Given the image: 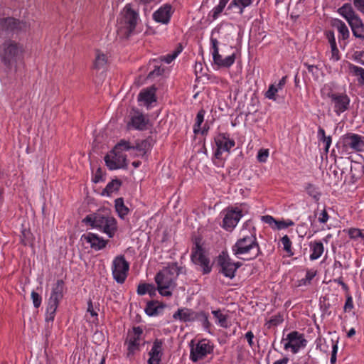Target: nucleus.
<instances>
[{"mask_svg": "<svg viewBox=\"0 0 364 364\" xmlns=\"http://www.w3.org/2000/svg\"><path fill=\"white\" fill-rule=\"evenodd\" d=\"M311 254L309 259L311 261L316 260L321 257L324 251V247L321 241H313L309 244Z\"/></svg>", "mask_w": 364, "mask_h": 364, "instance_id": "c756f323", "label": "nucleus"}, {"mask_svg": "<svg viewBox=\"0 0 364 364\" xmlns=\"http://www.w3.org/2000/svg\"><path fill=\"white\" fill-rule=\"evenodd\" d=\"M131 147L129 151H132V154L136 156L144 157L151 149V139H146L138 140L134 144L131 143Z\"/></svg>", "mask_w": 364, "mask_h": 364, "instance_id": "4be33fe9", "label": "nucleus"}, {"mask_svg": "<svg viewBox=\"0 0 364 364\" xmlns=\"http://www.w3.org/2000/svg\"><path fill=\"white\" fill-rule=\"evenodd\" d=\"M281 343L284 346L285 350H290L294 354L297 353L301 348H304L307 345V341L304 334L296 331H293L288 333L285 338H282Z\"/></svg>", "mask_w": 364, "mask_h": 364, "instance_id": "0eeeda50", "label": "nucleus"}, {"mask_svg": "<svg viewBox=\"0 0 364 364\" xmlns=\"http://www.w3.org/2000/svg\"><path fill=\"white\" fill-rule=\"evenodd\" d=\"M23 47L14 41H5L0 48L1 62L7 67H12L23 58Z\"/></svg>", "mask_w": 364, "mask_h": 364, "instance_id": "423d86ee", "label": "nucleus"}, {"mask_svg": "<svg viewBox=\"0 0 364 364\" xmlns=\"http://www.w3.org/2000/svg\"><path fill=\"white\" fill-rule=\"evenodd\" d=\"M223 214L224 218L222 227L227 231H232L242 216L241 210L237 208L226 209L223 211Z\"/></svg>", "mask_w": 364, "mask_h": 364, "instance_id": "f3484780", "label": "nucleus"}, {"mask_svg": "<svg viewBox=\"0 0 364 364\" xmlns=\"http://www.w3.org/2000/svg\"><path fill=\"white\" fill-rule=\"evenodd\" d=\"M181 52V48H178L177 50H174L171 54H168L166 55H164L161 57V61H164L167 64L171 63Z\"/></svg>", "mask_w": 364, "mask_h": 364, "instance_id": "3c124183", "label": "nucleus"}, {"mask_svg": "<svg viewBox=\"0 0 364 364\" xmlns=\"http://www.w3.org/2000/svg\"><path fill=\"white\" fill-rule=\"evenodd\" d=\"M147 294H149L151 296L155 295L156 294V287L154 284H148V288H147Z\"/></svg>", "mask_w": 364, "mask_h": 364, "instance_id": "774afa93", "label": "nucleus"}, {"mask_svg": "<svg viewBox=\"0 0 364 364\" xmlns=\"http://www.w3.org/2000/svg\"><path fill=\"white\" fill-rule=\"evenodd\" d=\"M131 142L124 139L120 140L114 149L105 157L107 166L110 170H116L127 166V156L124 151L131 149Z\"/></svg>", "mask_w": 364, "mask_h": 364, "instance_id": "20e7f679", "label": "nucleus"}, {"mask_svg": "<svg viewBox=\"0 0 364 364\" xmlns=\"http://www.w3.org/2000/svg\"><path fill=\"white\" fill-rule=\"evenodd\" d=\"M314 215L318 218V221L321 224H326L329 220V215L325 208L318 211L316 210L314 213Z\"/></svg>", "mask_w": 364, "mask_h": 364, "instance_id": "de8ad7c7", "label": "nucleus"}, {"mask_svg": "<svg viewBox=\"0 0 364 364\" xmlns=\"http://www.w3.org/2000/svg\"><path fill=\"white\" fill-rule=\"evenodd\" d=\"M228 1L229 0H219V4L215 6L209 14V16L212 17L213 20H216L220 16Z\"/></svg>", "mask_w": 364, "mask_h": 364, "instance_id": "58836bf2", "label": "nucleus"}, {"mask_svg": "<svg viewBox=\"0 0 364 364\" xmlns=\"http://www.w3.org/2000/svg\"><path fill=\"white\" fill-rule=\"evenodd\" d=\"M27 28L26 22L11 17L0 18V31L5 33L19 32Z\"/></svg>", "mask_w": 364, "mask_h": 364, "instance_id": "a211bd4d", "label": "nucleus"}, {"mask_svg": "<svg viewBox=\"0 0 364 364\" xmlns=\"http://www.w3.org/2000/svg\"><path fill=\"white\" fill-rule=\"evenodd\" d=\"M31 299L33 301L34 307L38 308L41 304V301H42L41 296L37 292H36L34 291H33L31 292Z\"/></svg>", "mask_w": 364, "mask_h": 364, "instance_id": "6e6d98bb", "label": "nucleus"}, {"mask_svg": "<svg viewBox=\"0 0 364 364\" xmlns=\"http://www.w3.org/2000/svg\"><path fill=\"white\" fill-rule=\"evenodd\" d=\"M149 119L140 112H135L131 116L130 120L127 124L128 129L136 130H145L147 128Z\"/></svg>", "mask_w": 364, "mask_h": 364, "instance_id": "5701e85b", "label": "nucleus"}, {"mask_svg": "<svg viewBox=\"0 0 364 364\" xmlns=\"http://www.w3.org/2000/svg\"><path fill=\"white\" fill-rule=\"evenodd\" d=\"M347 21L351 28L353 36L356 38L364 39L363 24L358 16L355 14Z\"/></svg>", "mask_w": 364, "mask_h": 364, "instance_id": "bb28decb", "label": "nucleus"}, {"mask_svg": "<svg viewBox=\"0 0 364 364\" xmlns=\"http://www.w3.org/2000/svg\"><path fill=\"white\" fill-rule=\"evenodd\" d=\"M156 89L153 87L140 92L138 100L144 103V105L149 106L152 102H156Z\"/></svg>", "mask_w": 364, "mask_h": 364, "instance_id": "c85d7f7f", "label": "nucleus"}, {"mask_svg": "<svg viewBox=\"0 0 364 364\" xmlns=\"http://www.w3.org/2000/svg\"><path fill=\"white\" fill-rule=\"evenodd\" d=\"M218 264L220 267L219 272L230 279L235 277L237 269L242 265L239 262H233L228 253L224 252L219 255Z\"/></svg>", "mask_w": 364, "mask_h": 364, "instance_id": "1a4fd4ad", "label": "nucleus"}, {"mask_svg": "<svg viewBox=\"0 0 364 364\" xmlns=\"http://www.w3.org/2000/svg\"><path fill=\"white\" fill-rule=\"evenodd\" d=\"M171 15V6L170 4H165L154 13L153 18L156 22L166 24L170 21Z\"/></svg>", "mask_w": 364, "mask_h": 364, "instance_id": "a878e982", "label": "nucleus"}, {"mask_svg": "<svg viewBox=\"0 0 364 364\" xmlns=\"http://www.w3.org/2000/svg\"><path fill=\"white\" fill-rule=\"evenodd\" d=\"M349 237L354 240H360L364 245V230L359 228H350L348 230Z\"/></svg>", "mask_w": 364, "mask_h": 364, "instance_id": "79ce46f5", "label": "nucleus"}, {"mask_svg": "<svg viewBox=\"0 0 364 364\" xmlns=\"http://www.w3.org/2000/svg\"><path fill=\"white\" fill-rule=\"evenodd\" d=\"M58 306V305L48 303L46 313V321L47 323H52L54 321Z\"/></svg>", "mask_w": 364, "mask_h": 364, "instance_id": "c03bdc74", "label": "nucleus"}, {"mask_svg": "<svg viewBox=\"0 0 364 364\" xmlns=\"http://www.w3.org/2000/svg\"><path fill=\"white\" fill-rule=\"evenodd\" d=\"M328 97L334 112L338 116L349 109L350 100L346 93L331 92L328 94Z\"/></svg>", "mask_w": 364, "mask_h": 364, "instance_id": "ddd939ff", "label": "nucleus"}, {"mask_svg": "<svg viewBox=\"0 0 364 364\" xmlns=\"http://www.w3.org/2000/svg\"><path fill=\"white\" fill-rule=\"evenodd\" d=\"M294 225V223L291 219L277 220L274 229L282 230V229H286L289 227H291Z\"/></svg>", "mask_w": 364, "mask_h": 364, "instance_id": "09e8293b", "label": "nucleus"}, {"mask_svg": "<svg viewBox=\"0 0 364 364\" xmlns=\"http://www.w3.org/2000/svg\"><path fill=\"white\" fill-rule=\"evenodd\" d=\"M204 119V112L203 111H200L198 112L196 118V123L194 124V132L196 133L198 131L201 124L203 123Z\"/></svg>", "mask_w": 364, "mask_h": 364, "instance_id": "603ef678", "label": "nucleus"}, {"mask_svg": "<svg viewBox=\"0 0 364 364\" xmlns=\"http://www.w3.org/2000/svg\"><path fill=\"white\" fill-rule=\"evenodd\" d=\"M139 20V14L130 4H127L117 19V33L121 38H128L134 31Z\"/></svg>", "mask_w": 364, "mask_h": 364, "instance_id": "7ed1b4c3", "label": "nucleus"}, {"mask_svg": "<svg viewBox=\"0 0 364 364\" xmlns=\"http://www.w3.org/2000/svg\"><path fill=\"white\" fill-rule=\"evenodd\" d=\"M338 14L346 21L355 15L352 6L349 4H345L338 10Z\"/></svg>", "mask_w": 364, "mask_h": 364, "instance_id": "ea45409f", "label": "nucleus"}, {"mask_svg": "<svg viewBox=\"0 0 364 364\" xmlns=\"http://www.w3.org/2000/svg\"><path fill=\"white\" fill-rule=\"evenodd\" d=\"M163 341L159 339H156L154 341L152 347L148 353V364H161L163 355Z\"/></svg>", "mask_w": 364, "mask_h": 364, "instance_id": "412c9836", "label": "nucleus"}, {"mask_svg": "<svg viewBox=\"0 0 364 364\" xmlns=\"http://www.w3.org/2000/svg\"><path fill=\"white\" fill-rule=\"evenodd\" d=\"M232 254L238 259L250 261L256 259L261 253L255 229L252 231L242 228L240 236L232 246Z\"/></svg>", "mask_w": 364, "mask_h": 364, "instance_id": "f257e3e1", "label": "nucleus"}, {"mask_svg": "<svg viewBox=\"0 0 364 364\" xmlns=\"http://www.w3.org/2000/svg\"><path fill=\"white\" fill-rule=\"evenodd\" d=\"M353 3L357 9L364 14V0H353Z\"/></svg>", "mask_w": 364, "mask_h": 364, "instance_id": "338daca9", "label": "nucleus"}, {"mask_svg": "<svg viewBox=\"0 0 364 364\" xmlns=\"http://www.w3.org/2000/svg\"><path fill=\"white\" fill-rule=\"evenodd\" d=\"M216 149L214 151V156L216 159H222V154L225 152H230V149L235 146V141L228 133H219L215 138Z\"/></svg>", "mask_w": 364, "mask_h": 364, "instance_id": "9b49d317", "label": "nucleus"}, {"mask_svg": "<svg viewBox=\"0 0 364 364\" xmlns=\"http://www.w3.org/2000/svg\"><path fill=\"white\" fill-rule=\"evenodd\" d=\"M317 137L318 141L323 144L325 152L328 153L332 143L331 136H326L325 130L321 127H319L317 132Z\"/></svg>", "mask_w": 364, "mask_h": 364, "instance_id": "f704fd0d", "label": "nucleus"}, {"mask_svg": "<svg viewBox=\"0 0 364 364\" xmlns=\"http://www.w3.org/2000/svg\"><path fill=\"white\" fill-rule=\"evenodd\" d=\"M191 258L195 264L200 267L203 274L210 272L212 267L210 264V259L198 242L195 243V247L192 249Z\"/></svg>", "mask_w": 364, "mask_h": 364, "instance_id": "f8f14e48", "label": "nucleus"}, {"mask_svg": "<svg viewBox=\"0 0 364 364\" xmlns=\"http://www.w3.org/2000/svg\"><path fill=\"white\" fill-rule=\"evenodd\" d=\"M262 220L267 223L269 224L273 229H274L277 220H275L272 216L271 215H265L263 216Z\"/></svg>", "mask_w": 364, "mask_h": 364, "instance_id": "13d9d810", "label": "nucleus"}, {"mask_svg": "<svg viewBox=\"0 0 364 364\" xmlns=\"http://www.w3.org/2000/svg\"><path fill=\"white\" fill-rule=\"evenodd\" d=\"M178 273L176 268H166L160 271L155 277L157 290L164 296H170L176 286L175 281Z\"/></svg>", "mask_w": 364, "mask_h": 364, "instance_id": "39448f33", "label": "nucleus"}, {"mask_svg": "<svg viewBox=\"0 0 364 364\" xmlns=\"http://www.w3.org/2000/svg\"><path fill=\"white\" fill-rule=\"evenodd\" d=\"M212 314L218 326L225 328L228 327V315L223 314L222 310H213L212 311Z\"/></svg>", "mask_w": 364, "mask_h": 364, "instance_id": "473e14b6", "label": "nucleus"}, {"mask_svg": "<svg viewBox=\"0 0 364 364\" xmlns=\"http://www.w3.org/2000/svg\"><path fill=\"white\" fill-rule=\"evenodd\" d=\"M327 38L328 40V43H329L331 47L337 46L333 32H332V31L328 32L327 33Z\"/></svg>", "mask_w": 364, "mask_h": 364, "instance_id": "69168bd1", "label": "nucleus"}, {"mask_svg": "<svg viewBox=\"0 0 364 364\" xmlns=\"http://www.w3.org/2000/svg\"><path fill=\"white\" fill-rule=\"evenodd\" d=\"M114 206L118 216L122 219H124L129 213V209L124 205V200L122 198L115 200Z\"/></svg>", "mask_w": 364, "mask_h": 364, "instance_id": "c9c22d12", "label": "nucleus"}, {"mask_svg": "<svg viewBox=\"0 0 364 364\" xmlns=\"http://www.w3.org/2000/svg\"><path fill=\"white\" fill-rule=\"evenodd\" d=\"M111 269L113 279L118 284H123L128 275L129 264L125 259L124 256L119 255L114 258Z\"/></svg>", "mask_w": 364, "mask_h": 364, "instance_id": "6e6552de", "label": "nucleus"}, {"mask_svg": "<svg viewBox=\"0 0 364 364\" xmlns=\"http://www.w3.org/2000/svg\"><path fill=\"white\" fill-rule=\"evenodd\" d=\"M316 274L317 271L314 269H307L305 276L307 282H311V280L316 277Z\"/></svg>", "mask_w": 364, "mask_h": 364, "instance_id": "bf43d9fd", "label": "nucleus"}, {"mask_svg": "<svg viewBox=\"0 0 364 364\" xmlns=\"http://www.w3.org/2000/svg\"><path fill=\"white\" fill-rule=\"evenodd\" d=\"M210 53L213 57V63L220 68H230L235 60V54L233 53L223 58L219 53L218 42L215 39H212V46H210Z\"/></svg>", "mask_w": 364, "mask_h": 364, "instance_id": "dca6fc26", "label": "nucleus"}, {"mask_svg": "<svg viewBox=\"0 0 364 364\" xmlns=\"http://www.w3.org/2000/svg\"><path fill=\"white\" fill-rule=\"evenodd\" d=\"M142 333V329L140 327H134L132 331L129 333L125 342L127 348V357H132L140 350Z\"/></svg>", "mask_w": 364, "mask_h": 364, "instance_id": "2eb2a0df", "label": "nucleus"}, {"mask_svg": "<svg viewBox=\"0 0 364 364\" xmlns=\"http://www.w3.org/2000/svg\"><path fill=\"white\" fill-rule=\"evenodd\" d=\"M82 223L106 234L109 238L113 237L117 230L116 219L107 213L96 212L87 215Z\"/></svg>", "mask_w": 364, "mask_h": 364, "instance_id": "f03ea898", "label": "nucleus"}, {"mask_svg": "<svg viewBox=\"0 0 364 364\" xmlns=\"http://www.w3.org/2000/svg\"><path fill=\"white\" fill-rule=\"evenodd\" d=\"M286 82L287 76H284L282 77L277 85L271 84L267 91L265 92V97L269 100L275 101L277 100L276 94L284 88Z\"/></svg>", "mask_w": 364, "mask_h": 364, "instance_id": "cd10ccee", "label": "nucleus"}, {"mask_svg": "<svg viewBox=\"0 0 364 364\" xmlns=\"http://www.w3.org/2000/svg\"><path fill=\"white\" fill-rule=\"evenodd\" d=\"M269 156V150L262 149L258 151L257 158L259 162H266Z\"/></svg>", "mask_w": 364, "mask_h": 364, "instance_id": "5fc2aeb1", "label": "nucleus"}, {"mask_svg": "<svg viewBox=\"0 0 364 364\" xmlns=\"http://www.w3.org/2000/svg\"><path fill=\"white\" fill-rule=\"evenodd\" d=\"M333 345H332V352H331V364H336V355L338 352V344L337 343H334L333 341Z\"/></svg>", "mask_w": 364, "mask_h": 364, "instance_id": "4d7b16f0", "label": "nucleus"}, {"mask_svg": "<svg viewBox=\"0 0 364 364\" xmlns=\"http://www.w3.org/2000/svg\"><path fill=\"white\" fill-rule=\"evenodd\" d=\"M149 66H151L154 69L148 74V78L151 79L162 75L163 70L161 69L159 62L157 60L154 59L151 61Z\"/></svg>", "mask_w": 364, "mask_h": 364, "instance_id": "37998d69", "label": "nucleus"}, {"mask_svg": "<svg viewBox=\"0 0 364 364\" xmlns=\"http://www.w3.org/2000/svg\"><path fill=\"white\" fill-rule=\"evenodd\" d=\"M173 318L184 323L193 322L198 318V312L191 309L181 308L173 314Z\"/></svg>", "mask_w": 364, "mask_h": 364, "instance_id": "b1692460", "label": "nucleus"}, {"mask_svg": "<svg viewBox=\"0 0 364 364\" xmlns=\"http://www.w3.org/2000/svg\"><path fill=\"white\" fill-rule=\"evenodd\" d=\"M343 145L355 151H360L364 149V136L349 133L346 134L343 139Z\"/></svg>", "mask_w": 364, "mask_h": 364, "instance_id": "6ab92c4d", "label": "nucleus"}, {"mask_svg": "<svg viewBox=\"0 0 364 364\" xmlns=\"http://www.w3.org/2000/svg\"><path fill=\"white\" fill-rule=\"evenodd\" d=\"M348 71L350 74L358 77L360 84H364V68L348 63Z\"/></svg>", "mask_w": 364, "mask_h": 364, "instance_id": "e433bc0d", "label": "nucleus"}, {"mask_svg": "<svg viewBox=\"0 0 364 364\" xmlns=\"http://www.w3.org/2000/svg\"><path fill=\"white\" fill-rule=\"evenodd\" d=\"M353 308V299H352L351 296H348L346 299V303H345L344 310L346 311H350Z\"/></svg>", "mask_w": 364, "mask_h": 364, "instance_id": "0e129e2a", "label": "nucleus"}, {"mask_svg": "<svg viewBox=\"0 0 364 364\" xmlns=\"http://www.w3.org/2000/svg\"><path fill=\"white\" fill-rule=\"evenodd\" d=\"M245 338L247 340L249 346L252 348L255 346L253 342L255 338L254 333L251 331H247L245 335Z\"/></svg>", "mask_w": 364, "mask_h": 364, "instance_id": "052dcab7", "label": "nucleus"}, {"mask_svg": "<svg viewBox=\"0 0 364 364\" xmlns=\"http://www.w3.org/2000/svg\"><path fill=\"white\" fill-rule=\"evenodd\" d=\"M340 59V52L336 46L331 47V55L329 56V60L332 62H337Z\"/></svg>", "mask_w": 364, "mask_h": 364, "instance_id": "864d4df0", "label": "nucleus"}, {"mask_svg": "<svg viewBox=\"0 0 364 364\" xmlns=\"http://www.w3.org/2000/svg\"><path fill=\"white\" fill-rule=\"evenodd\" d=\"M333 26L338 30L339 33V38L346 40L350 36L349 30L347 26L340 19H335Z\"/></svg>", "mask_w": 364, "mask_h": 364, "instance_id": "72a5a7b5", "label": "nucleus"}, {"mask_svg": "<svg viewBox=\"0 0 364 364\" xmlns=\"http://www.w3.org/2000/svg\"><path fill=\"white\" fill-rule=\"evenodd\" d=\"M281 242L283 245L284 250L288 254L289 256H293L294 252L291 248V242L287 235H284L281 238Z\"/></svg>", "mask_w": 364, "mask_h": 364, "instance_id": "49530a36", "label": "nucleus"}, {"mask_svg": "<svg viewBox=\"0 0 364 364\" xmlns=\"http://www.w3.org/2000/svg\"><path fill=\"white\" fill-rule=\"evenodd\" d=\"M234 32L235 27L232 23H221L213 29L210 36V43L212 44V39L215 38L218 42L220 39L223 44H229L233 41Z\"/></svg>", "mask_w": 364, "mask_h": 364, "instance_id": "9d476101", "label": "nucleus"}, {"mask_svg": "<svg viewBox=\"0 0 364 364\" xmlns=\"http://www.w3.org/2000/svg\"><path fill=\"white\" fill-rule=\"evenodd\" d=\"M305 190L308 195H309L311 197L314 198L316 200H318L321 196V193L318 191V188L311 184V183H307L305 186Z\"/></svg>", "mask_w": 364, "mask_h": 364, "instance_id": "a18cd8bd", "label": "nucleus"}, {"mask_svg": "<svg viewBox=\"0 0 364 364\" xmlns=\"http://www.w3.org/2000/svg\"><path fill=\"white\" fill-rule=\"evenodd\" d=\"M108 62V56L100 50H95L93 66L95 69L100 70L105 68Z\"/></svg>", "mask_w": 364, "mask_h": 364, "instance_id": "7c9ffc66", "label": "nucleus"}, {"mask_svg": "<svg viewBox=\"0 0 364 364\" xmlns=\"http://www.w3.org/2000/svg\"><path fill=\"white\" fill-rule=\"evenodd\" d=\"M121 181L118 179L112 180L107 183L102 191L103 196H109L112 193L119 190L121 186Z\"/></svg>", "mask_w": 364, "mask_h": 364, "instance_id": "4c0bfd02", "label": "nucleus"}, {"mask_svg": "<svg viewBox=\"0 0 364 364\" xmlns=\"http://www.w3.org/2000/svg\"><path fill=\"white\" fill-rule=\"evenodd\" d=\"M253 0H232L228 9H235L236 12L242 14L245 8L250 6Z\"/></svg>", "mask_w": 364, "mask_h": 364, "instance_id": "2f4dec72", "label": "nucleus"}, {"mask_svg": "<svg viewBox=\"0 0 364 364\" xmlns=\"http://www.w3.org/2000/svg\"><path fill=\"white\" fill-rule=\"evenodd\" d=\"M213 351V346L212 343L209 340L202 339L191 347L190 358L192 361L197 362L204 358L207 355L212 353Z\"/></svg>", "mask_w": 364, "mask_h": 364, "instance_id": "4468645a", "label": "nucleus"}, {"mask_svg": "<svg viewBox=\"0 0 364 364\" xmlns=\"http://www.w3.org/2000/svg\"><path fill=\"white\" fill-rule=\"evenodd\" d=\"M65 284L61 279L57 280L52 287L51 293L48 303L58 305L63 297Z\"/></svg>", "mask_w": 364, "mask_h": 364, "instance_id": "393cba45", "label": "nucleus"}, {"mask_svg": "<svg viewBox=\"0 0 364 364\" xmlns=\"http://www.w3.org/2000/svg\"><path fill=\"white\" fill-rule=\"evenodd\" d=\"M148 284L144 283L139 284L137 287V294L139 295H144L147 294Z\"/></svg>", "mask_w": 364, "mask_h": 364, "instance_id": "680f3d73", "label": "nucleus"}, {"mask_svg": "<svg viewBox=\"0 0 364 364\" xmlns=\"http://www.w3.org/2000/svg\"><path fill=\"white\" fill-rule=\"evenodd\" d=\"M87 311L88 313H90L92 317H95L97 318L98 314H97V311L94 309L92 302L91 300H89L87 302Z\"/></svg>", "mask_w": 364, "mask_h": 364, "instance_id": "e2e57ef3", "label": "nucleus"}, {"mask_svg": "<svg viewBox=\"0 0 364 364\" xmlns=\"http://www.w3.org/2000/svg\"><path fill=\"white\" fill-rule=\"evenodd\" d=\"M145 312L150 316H156L158 314V306L155 302L150 301L146 305Z\"/></svg>", "mask_w": 364, "mask_h": 364, "instance_id": "8fccbe9b", "label": "nucleus"}, {"mask_svg": "<svg viewBox=\"0 0 364 364\" xmlns=\"http://www.w3.org/2000/svg\"><path fill=\"white\" fill-rule=\"evenodd\" d=\"M81 240L85 241L90 244V247L95 251H99L104 249L107 244V240L99 236L97 234L92 232H87L81 236Z\"/></svg>", "mask_w": 364, "mask_h": 364, "instance_id": "aec40b11", "label": "nucleus"}, {"mask_svg": "<svg viewBox=\"0 0 364 364\" xmlns=\"http://www.w3.org/2000/svg\"><path fill=\"white\" fill-rule=\"evenodd\" d=\"M198 321L201 323L204 330L208 332H210V329L212 327L211 323L208 319V314L205 311H199L198 312Z\"/></svg>", "mask_w": 364, "mask_h": 364, "instance_id": "a19ab883", "label": "nucleus"}]
</instances>
